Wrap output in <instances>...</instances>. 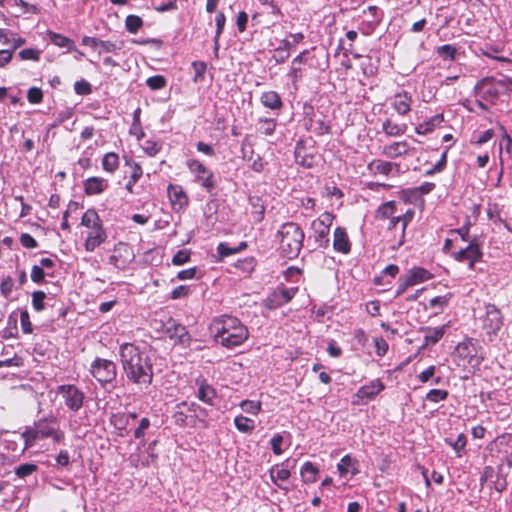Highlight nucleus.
I'll return each mask as SVG.
<instances>
[{
	"label": "nucleus",
	"instance_id": "obj_28",
	"mask_svg": "<svg viewBox=\"0 0 512 512\" xmlns=\"http://www.w3.org/2000/svg\"><path fill=\"white\" fill-rule=\"evenodd\" d=\"M319 473V467L310 461H306L300 469V475L302 481L305 484H312L317 481V475Z\"/></svg>",
	"mask_w": 512,
	"mask_h": 512
},
{
	"label": "nucleus",
	"instance_id": "obj_3",
	"mask_svg": "<svg viewBox=\"0 0 512 512\" xmlns=\"http://www.w3.org/2000/svg\"><path fill=\"white\" fill-rule=\"evenodd\" d=\"M24 440V450L32 447L37 441L51 439L53 443H62L65 433L60 428L59 421L54 415H48L35 421L33 425L26 426L21 433Z\"/></svg>",
	"mask_w": 512,
	"mask_h": 512
},
{
	"label": "nucleus",
	"instance_id": "obj_24",
	"mask_svg": "<svg viewBox=\"0 0 512 512\" xmlns=\"http://www.w3.org/2000/svg\"><path fill=\"white\" fill-rule=\"evenodd\" d=\"M333 247L337 252L348 254L351 249V243L345 228L337 226L334 231Z\"/></svg>",
	"mask_w": 512,
	"mask_h": 512
},
{
	"label": "nucleus",
	"instance_id": "obj_10",
	"mask_svg": "<svg viewBox=\"0 0 512 512\" xmlns=\"http://www.w3.org/2000/svg\"><path fill=\"white\" fill-rule=\"evenodd\" d=\"M454 356L458 359L459 366L477 367L481 363L477 346L471 338L458 343L454 350Z\"/></svg>",
	"mask_w": 512,
	"mask_h": 512
},
{
	"label": "nucleus",
	"instance_id": "obj_18",
	"mask_svg": "<svg viewBox=\"0 0 512 512\" xmlns=\"http://www.w3.org/2000/svg\"><path fill=\"white\" fill-rule=\"evenodd\" d=\"M165 333L170 339L180 343H185L190 340V336L186 330V327L174 319L168 320L167 324L165 325Z\"/></svg>",
	"mask_w": 512,
	"mask_h": 512
},
{
	"label": "nucleus",
	"instance_id": "obj_17",
	"mask_svg": "<svg viewBox=\"0 0 512 512\" xmlns=\"http://www.w3.org/2000/svg\"><path fill=\"white\" fill-rule=\"evenodd\" d=\"M89 228L85 240V249L87 251H94L95 248L100 246L107 238V234L103 226H87Z\"/></svg>",
	"mask_w": 512,
	"mask_h": 512
},
{
	"label": "nucleus",
	"instance_id": "obj_2",
	"mask_svg": "<svg viewBox=\"0 0 512 512\" xmlns=\"http://www.w3.org/2000/svg\"><path fill=\"white\" fill-rule=\"evenodd\" d=\"M215 341L227 349L242 345L249 337V331L242 322L231 315L215 317L210 324Z\"/></svg>",
	"mask_w": 512,
	"mask_h": 512
},
{
	"label": "nucleus",
	"instance_id": "obj_15",
	"mask_svg": "<svg viewBox=\"0 0 512 512\" xmlns=\"http://www.w3.org/2000/svg\"><path fill=\"white\" fill-rule=\"evenodd\" d=\"M415 148L411 147L406 141H396L387 144L382 149V155L387 158L395 159L406 155H413Z\"/></svg>",
	"mask_w": 512,
	"mask_h": 512
},
{
	"label": "nucleus",
	"instance_id": "obj_61",
	"mask_svg": "<svg viewBox=\"0 0 512 512\" xmlns=\"http://www.w3.org/2000/svg\"><path fill=\"white\" fill-rule=\"evenodd\" d=\"M14 3L15 5L23 8V13L38 14L40 12V9L37 5L30 4L24 0H14Z\"/></svg>",
	"mask_w": 512,
	"mask_h": 512
},
{
	"label": "nucleus",
	"instance_id": "obj_41",
	"mask_svg": "<svg viewBox=\"0 0 512 512\" xmlns=\"http://www.w3.org/2000/svg\"><path fill=\"white\" fill-rule=\"evenodd\" d=\"M143 20L137 15H128L125 20V26L128 32L135 34L142 27Z\"/></svg>",
	"mask_w": 512,
	"mask_h": 512
},
{
	"label": "nucleus",
	"instance_id": "obj_49",
	"mask_svg": "<svg viewBox=\"0 0 512 512\" xmlns=\"http://www.w3.org/2000/svg\"><path fill=\"white\" fill-rule=\"evenodd\" d=\"M45 275H52V272H46L39 265H34L31 270V280L36 284L44 282Z\"/></svg>",
	"mask_w": 512,
	"mask_h": 512
},
{
	"label": "nucleus",
	"instance_id": "obj_56",
	"mask_svg": "<svg viewBox=\"0 0 512 512\" xmlns=\"http://www.w3.org/2000/svg\"><path fill=\"white\" fill-rule=\"evenodd\" d=\"M192 67L195 71L194 81L203 79L207 70V64L203 61H194Z\"/></svg>",
	"mask_w": 512,
	"mask_h": 512
},
{
	"label": "nucleus",
	"instance_id": "obj_30",
	"mask_svg": "<svg viewBox=\"0 0 512 512\" xmlns=\"http://www.w3.org/2000/svg\"><path fill=\"white\" fill-rule=\"evenodd\" d=\"M444 120L443 114H437L427 121L417 125L415 127V132L419 135H424L432 132L437 126H439Z\"/></svg>",
	"mask_w": 512,
	"mask_h": 512
},
{
	"label": "nucleus",
	"instance_id": "obj_64",
	"mask_svg": "<svg viewBox=\"0 0 512 512\" xmlns=\"http://www.w3.org/2000/svg\"><path fill=\"white\" fill-rule=\"evenodd\" d=\"M189 292H190V289L188 286L179 285L172 290L171 299L176 300V299L184 298V297L188 296Z\"/></svg>",
	"mask_w": 512,
	"mask_h": 512
},
{
	"label": "nucleus",
	"instance_id": "obj_44",
	"mask_svg": "<svg viewBox=\"0 0 512 512\" xmlns=\"http://www.w3.org/2000/svg\"><path fill=\"white\" fill-rule=\"evenodd\" d=\"M37 469H38V466L36 464L25 463V464H21L15 468V474L19 478H25V477L33 474L35 471H37Z\"/></svg>",
	"mask_w": 512,
	"mask_h": 512
},
{
	"label": "nucleus",
	"instance_id": "obj_53",
	"mask_svg": "<svg viewBox=\"0 0 512 512\" xmlns=\"http://www.w3.org/2000/svg\"><path fill=\"white\" fill-rule=\"evenodd\" d=\"M27 99L31 104H39L43 100V93L40 88L31 87L27 91Z\"/></svg>",
	"mask_w": 512,
	"mask_h": 512
},
{
	"label": "nucleus",
	"instance_id": "obj_45",
	"mask_svg": "<svg viewBox=\"0 0 512 512\" xmlns=\"http://www.w3.org/2000/svg\"><path fill=\"white\" fill-rule=\"evenodd\" d=\"M45 292L38 290L32 293V306L35 311L40 312L45 309Z\"/></svg>",
	"mask_w": 512,
	"mask_h": 512
},
{
	"label": "nucleus",
	"instance_id": "obj_36",
	"mask_svg": "<svg viewBox=\"0 0 512 512\" xmlns=\"http://www.w3.org/2000/svg\"><path fill=\"white\" fill-rule=\"evenodd\" d=\"M246 246L247 245L245 242H241L238 246H230L226 242H221L217 247V252L219 257L222 259L239 252L240 250L246 248Z\"/></svg>",
	"mask_w": 512,
	"mask_h": 512
},
{
	"label": "nucleus",
	"instance_id": "obj_47",
	"mask_svg": "<svg viewBox=\"0 0 512 512\" xmlns=\"http://www.w3.org/2000/svg\"><path fill=\"white\" fill-rule=\"evenodd\" d=\"M122 46H123L122 42L116 43V42H111V41L99 40V45H98V47H100L99 54H101L103 52L113 53L117 50H120L122 48Z\"/></svg>",
	"mask_w": 512,
	"mask_h": 512
},
{
	"label": "nucleus",
	"instance_id": "obj_51",
	"mask_svg": "<svg viewBox=\"0 0 512 512\" xmlns=\"http://www.w3.org/2000/svg\"><path fill=\"white\" fill-rule=\"evenodd\" d=\"M265 306L269 309H275L283 306L282 299L278 295L277 289L274 290L266 299Z\"/></svg>",
	"mask_w": 512,
	"mask_h": 512
},
{
	"label": "nucleus",
	"instance_id": "obj_43",
	"mask_svg": "<svg viewBox=\"0 0 512 512\" xmlns=\"http://www.w3.org/2000/svg\"><path fill=\"white\" fill-rule=\"evenodd\" d=\"M456 47L450 44H445L437 47V54L444 60H454L456 54Z\"/></svg>",
	"mask_w": 512,
	"mask_h": 512
},
{
	"label": "nucleus",
	"instance_id": "obj_31",
	"mask_svg": "<svg viewBox=\"0 0 512 512\" xmlns=\"http://www.w3.org/2000/svg\"><path fill=\"white\" fill-rule=\"evenodd\" d=\"M406 124H396L386 119L382 124V131L389 137L401 136L406 132Z\"/></svg>",
	"mask_w": 512,
	"mask_h": 512
},
{
	"label": "nucleus",
	"instance_id": "obj_12",
	"mask_svg": "<svg viewBox=\"0 0 512 512\" xmlns=\"http://www.w3.org/2000/svg\"><path fill=\"white\" fill-rule=\"evenodd\" d=\"M57 394L62 396L69 410L77 412L82 408L85 395L77 386L72 384L60 385L57 388Z\"/></svg>",
	"mask_w": 512,
	"mask_h": 512
},
{
	"label": "nucleus",
	"instance_id": "obj_40",
	"mask_svg": "<svg viewBox=\"0 0 512 512\" xmlns=\"http://www.w3.org/2000/svg\"><path fill=\"white\" fill-rule=\"evenodd\" d=\"M445 442L455 450L458 456H461V453L463 452L466 446V436L463 433H460L455 440H452L451 438H446Z\"/></svg>",
	"mask_w": 512,
	"mask_h": 512
},
{
	"label": "nucleus",
	"instance_id": "obj_4",
	"mask_svg": "<svg viewBox=\"0 0 512 512\" xmlns=\"http://www.w3.org/2000/svg\"><path fill=\"white\" fill-rule=\"evenodd\" d=\"M279 249L288 259L296 258L302 248L304 232L300 226H281Z\"/></svg>",
	"mask_w": 512,
	"mask_h": 512
},
{
	"label": "nucleus",
	"instance_id": "obj_63",
	"mask_svg": "<svg viewBox=\"0 0 512 512\" xmlns=\"http://www.w3.org/2000/svg\"><path fill=\"white\" fill-rule=\"evenodd\" d=\"M282 443H283V436L279 433L275 434L271 438L270 444H271V448H272L274 454H276V455L282 454V452H283V450L281 449Z\"/></svg>",
	"mask_w": 512,
	"mask_h": 512
},
{
	"label": "nucleus",
	"instance_id": "obj_62",
	"mask_svg": "<svg viewBox=\"0 0 512 512\" xmlns=\"http://www.w3.org/2000/svg\"><path fill=\"white\" fill-rule=\"evenodd\" d=\"M448 302L449 297L447 295L436 296L429 301V306L431 308H439L440 310H443L444 307L448 305Z\"/></svg>",
	"mask_w": 512,
	"mask_h": 512
},
{
	"label": "nucleus",
	"instance_id": "obj_5",
	"mask_svg": "<svg viewBox=\"0 0 512 512\" xmlns=\"http://www.w3.org/2000/svg\"><path fill=\"white\" fill-rule=\"evenodd\" d=\"M480 328L484 331L489 342H492L501 330L504 318L500 309L494 304H486L484 313L478 317Z\"/></svg>",
	"mask_w": 512,
	"mask_h": 512
},
{
	"label": "nucleus",
	"instance_id": "obj_37",
	"mask_svg": "<svg viewBox=\"0 0 512 512\" xmlns=\"http://www.w3.org/2000/svg\"><path fill=\"white\" fill-rule=\"evenodd\" d=\"M48 35L51 42L54 45L58 47L68 48L69 50L74 49V43L70 38L52 31H49Z\"/></svg>",
	"mask_w": 512,
	"mask_h": 512
},
{
	"label": "nucleus",
	"instance_id": "obj_16",
	"mask_svg": "<svg viewBox=\"0 0 512 512\" xmlns=\"http://www.w3.org/2000/svg\"><path fill=\"white\" fill-rule=\"evenodd\" d=\"M289 460L287 459L281 464L274 465L270 470V479L273 484L278 486L280 489L288 492V487L283 485V482L287 481L290 477Z\"/></svg>",
	"mask_w": 512,
	"mask_h": 512
},
{
	"label": "nucleus",
	"instance_id": "obj_9",
	"mask_svg": "<svg viewBox=\"0 0 512 512\" xmlns=\"http://www.w3.org/2000/svg\"><path fill=\"white\" fill-rule=\"evenodd\" d=\"M91 375L104 387L117 377V367L112 360L96 357L90 366Z\"/></svg>",
	"mask_w": 512,
	"mask_h": 512
},
{
	"label": "nucleus",
	"instance_id": "obj_54",
	"mask_svg": "<svg viewBox=\"0 0 512 512\" xmlns=\"http://www.w3.org/2000/svg\"><path fill=\"white\" fill-rule=\"evenodd\" d=\"M162 146L157 141L146 140L143 145L145 153L149 156H155L161 150Z\"/></svg>",
	"mask_w": 512,
	"mask_h": 512
},
{
	"label": "nucleus",
	"instance_id": "obj_29",
	"mask_svg": "<svg viewBox=\"0 0 512 512\" xmlns=\"http://www.w3.org/2000/svg\"><path fill=\"white\" fill-rule=\"evenodd\" d=\"M357 461L353 459L350 455H345L341 458L340 462L337 464V469L341 476H346L347 474H351L352 476L358 473V469L356 467Z\"/></svg>",
	"mask_w": 512,
	"mask_h": 512
},
{
	"label": "nucleus",
	"instance_id": "obj_55",
	"mask_svg": "<svg viewBox=\"0 0 512 512\" xmlns=\"http://www.w3.org/2000/svg\"><path fill=\"white\" fill-rule=\"evenodd\" d=\"M290 38L291 40L285 39L281 42V45L289 51L304 39V35L302 33L290 34Z\"/></svg>",
	"mask_w": 512,
	"mask_h": 512
},
{
	"label": "nucleus",
	"instance_id": "obj_22",
	"mask_svg": "<svg viewBox=\"0 0 512 512\" xmlns=\"http://www.w3.org/2000/svg\"><path fill=\"white\" fill-rule=\"evenodd\" d=\"M167 193L171 204L174 207L182 208L188 205V196L181 185L169 184Z\"/></svg>",
	"mask_w": 512,
	"mask_h": 512
},
{
	"label": "nucleus",
	"instance_id": "obj_38",
	"mask_svg": "<svg viewBox=\"0 0 512 512\" xmlns=\"http://www.w3.org/2000/svg\"><path fill=\"white\" fill-rule=\"evenodd\" d=\"M240 408L248 414L258 415L261 411L262 405L260 401L243 400L239 404Z\"/></svg>",
	"mask_w": 512,
	"mask_h": 512
},
{
	"label": "nucleus",
	"instance_id": "obj_20",
	"mask_svg": "<svg viewBox=\"0 0 512 512\" xmlns=\"http://www.w3.org/2000/svg\"><path fill=\"white\" fill-rule=\"evenodd\" d=\"M196 384L198 385L196 397L205 404L214 405V399L217 396L215 388L205 379H197Z\"/></svg>",
	"mask_w": 512,
	"mask_h": 512
},
{
	"label": "nucleus",
	"instance_id": "obj_13",
	"mask_svg": "<svg viewBox=\"0 0 512 512\" xmlns=\"http://www.w3.org/2000/svg\"><path fill=\"white\" fill-rule=\"evenodd\" d=\"M385 389L384 383L380 379L371 380L368 384L361 386L356 394L354 404H363L374 400L376 396Z\"/></svg>",
	"mask_w": 512,
	"mask_h": 512
},
{
	"label": "nucleus",
	"instance_id": "obj_19",
	"mask_svg": "<svg viewBox=\"0 0 512 512\" xmlns=\"http://www.w3.org/2000/svg\"><path fill=\"white\" fill-rule=\"evenodd\" d=\"M368 170L374 174H382L385 176L395 172L400 173V164L381 159H375L368 164Z\"/></svg>",
	"mask_w": 512,
	"mask_h": 512
},
{
	"label": "nucleus",
	"instance_id": "obj_14",
	"mask_svg": "<svg viewBox=\"0 0 512 512\" xmlns=\"http://www.w3.org/2000/svg\"><path fill=\"white\" fill-rule=\"evenodd\" d=\"M403 206H407L403 202L388 201L382 204L376 211V220H390L392 224H397L399 220L398 212H403Z\"/></svg>",
	"mask_w": 512,
	"mask_h": 512
},
{
	"label": "nucleus",
	"instance_id": "obj_26",
	"mask_svg": "<svg viewBox=\"0 0 512 512\" xmlns=\"http://www.w3.org/2000/svg\"><path fill=\"white\" fill-rule=\"evenodd\" d=\"M108 181L101 177H90L84 182V191L87 195L101 194L108 188Z\"/></svg>",
	"mask_w": 512,
	"mask_h": 512
},
{
	"label": "nucleus",
	"instance_id": "obj_52",
	"mask_svg": "<svg viewBox=\"0 0 512 512\" xmlns=\"http://www.w3.org/2000/svg\"><path fill=\"white\" fill-rule=\"evenodd\" d=\"M297 288H285V287H279L277 288L278 295L282 299L283 305L287 304L292 300V298L295 296L297 292Z\"/></svg>",
	"mask_w": 512,
	"mask_h": 512
},
{
	"label": "nucleus",
	"instance_id": "obj_46",
	"mask_svg": "<svg viewBox=\"0 0 512 512\" xmlns=\"http://www.w3.org/2000/svg\"><path fill=\"white\" fill-rule=\"evenodd\" d=\"M190 258H191V251L188 249H182V250H179L172 257V264L175 266L184 265L190 261Z\"/></svg>",
	"mask_w": 512,
	"mask_h": 512
},
{
	"label": "nucleus",
	"instance_id": "obj_34",
	"mask_svg": "<svg viewBox=\"0 0 512 512\" xmlns=\"http://www.w3.org/2000/svg\"><path fill=\"white\" fill-rule=\"evenodd\" d=\"M234 425L238 431L242 433H251L255 429V422L243 415H238L234 418Z\"/></svg>",
	"mask_w": 512,
	"mask_h": 512
},
{
	"label": "nucleus",
	"instance_id": "obj_60",
	"mask_svg": "<svg viewBox=\"0 0 512 512\" xmlns=\"http://www.w3.org/2000/svg\"><path fill=\"white\" fill-rule=\"evenodd\" d=\"M19 57L22 60L37 61L40 58V51L33 49V48H26L19 52Z\"/></svg>",
	"mask_w": 512,
	"mask_h": 512
},
{
	"label": "nucleus",
	"instance_id": "obj_1",
	"mask_svg": "<svg viewBox=\"0 0 512 512\" xmlns=\"http://www.w3.org/2000/svg\"><path fill=\"white\" fill-rule=\"evenodd\" d=\"M120 363L128 383L139 389H147L153 381L154 371L151 357L134 343H123L119 347Z\"/></svg>",
	"mask_w": 512,
	"mask_h": 512
},
{
	"label": "nucleus",
	"instance_id": "obj_7",
	"mask_svg": "<svg viewBox=\"0 0 512 512\" xmlns=\"http://www.w3.org/2000/svg\"><path fill=\"white\" fill-rule=\"evenodd\" d=\"M509 84L512 82L508 79L483 78L476 84L474 91L484 101L494 103L500 93L509 88Z\"/></svg>",
	"mask_w": 512,
	"mask_h": 512
},
{
	"label": "nucleus",
	"instance_id": "obj_6",
	"mask_svg": "<svg viewBox=\"0 0 512 512\" xmlns=\"http://www.w3.org/2000/svg\"><path fill=\"white\" fill-rule=\"evenodd\" d=\"M470 226H460L456 230L459 236L464 240L468 241L469 244L465 248H461L455 253V259L460 262H468L469 268H473L476 261L482 257V252L479 248L477 238L474 236L472 239L469 237Z\"/></svg>",
	"mask_w": 512,
	"mask_h": 512
},
{
	"label": "nucleus",
	"instance_id": "obj_42",
	"mask_svg": "<svg viewBox=\"0 0 512 512\" xmlns=\"http://www.w3.org/2000/svg\"><path fill=\"white\" fill-rule=\"evenodd\" d=\"M448 391L442 389H431L427 394L425 399L432 403H439L441 401H445L448 398Z\"/></svg>",
	"mask_w": 512,
	"mask_h": 512
},
{
	"label": "nucleus",
	"instance_id": "obj_23",
	"mask_svg": "<svg viewBox=\"0 0 512 512\" xmlns=\"http://www.w3.org/2000/svg\"><path fill=\"white\" fill-rule=\"evenodd\" d=\"M448 325L439 327H422L420 332L424 334V346H433L438 343L446 333Z\"/></svg>",
	"mask_w": 512,
	"mask_h": 512
},
{
	"label": "nucleus",
	"instance_id": "obj_58",
	"mask_svg": "<svg viewBox=\"0 0 512 512\" xmlns=\"http://www.w3.org/2000/svg\"><path fill=\"white\" fill-rule=\"evenodd\" d=\"M20 324H21L22 331L25 334L32 333V331H33L32 324L30 321L29 313L26 310H24L20 313Z\"/></svg>",
	"mask_w": 512,
	"mask_h": 512
},
{
	"label": "nucleus",
	"instance_id": "obj_32",
	"mask_svg": "<svg viewBox=\"0 0 512 512\" xmlns=\"http://www.w3.org/2000/svg\"><path fill=\"white\" fill-rule=\"evenodd\" d=\"M277 127V121L273 118H259L257 121V131L265 136L274 134Z\"/></svg>",
	"mask_w": 512,
	"mask_h": 512
},
{
	"label": "nucleus",
	"instance_id": "obj_57",
	"mask_svg": "<svg viewBox=\"0 0 512 512\" xmlns=\"http://www.w3.org/2000/svg\"><path fill=\"white\" fill-rule=\"evenodd\" d=\"M74 90L78 95H88L92 92V87L86 80H80L75 82Z\"/></svg>",
	"mask_w": 512,
	"mask_h": 512
},
{
	"label": "nucleus",
	"instance_id": "obj_27",
	"mask_svg": "<svg viewBox=\"0 0 512 512\" xmlns=\"http://www.w3.org/2000/svg\"><path fill=\"white\" fill-rule=\"evenodd\" d=\"M260 102L266 108L271 110H280L283 102L280 95L276 91H265L260 96Z\"/></svg>",
	"mask_w": 512,
	"mask_h": 512
},
{
	"label": "nucleus",
	"instance_id": "obj_11",
	"mask_svg": "<svg viewBox=\"0 0 512 512\" xmlns=\"http://www.w3.org/2000/svg\"><path fill=\"white\" fill-rule=\"evenodd\" d=\"M197 410H201V407L195 402L182 401L176 404L172 415L174 424L181 428L195 426Z\"/></svg>",
	"mask_w": 512,
	"mask_h": 512
},
{
	"label": "nucleus",
	"instance_id": "obj_21",
	"mask_svg": "<svg viewBox=\"0 0 512 512\" xmlns=\"http://www.w3.org/2000/svg\"><path fill=\"white\" fill-rule=\"evenodd\" d=\"M391 105L399 115L404 116L411 111L412 96L407 91L397 93L394 95Z\"/></svg>",
	"mask_w": 512,
	"mask_h": 512
},
{
	"label": "nucleus",
	"instance_id": "obj_35",
	"mask_svg": "<svg viewBox=\"0 0 512 512\" xmlns=\"http://www.w3.org/2000/svg\"><path fill=\"white\" fill-rule=\"evenodd\" d=\"M102 167L108 173H114L119 167V157L116 153H106L102 159Z\"/></svg>",
	"mask_w": 512,
	"mask_h": 512
},
{
	"label": "nucleus",
	"instance_id": "obj_39",
	"mask_svg": "<svg viewBox=\"0 0 512 512\" xmlns=\"http://www.w3.org/2000/svg\"><path fill=\"white\" fill-rule=\"evenodd\" d=\"M142 174H143V171H142L141 166L139 164H137V163H134L131 166L130 179H129V181L126 184V189L130 193L133 192V187L137 183V181L141 178Z\"/></svg>",
	"mask_w": 512,
	"mask_h": 512
},
{
	"label": "nucleus",
	"instance_id": "obj_8",
	"mask_svg": "<svg viewBox=\"0 0 512 512\" xmlns=\"http://www.w3.org/2000/svg\"><path fill=\"white\" fill-rule=\"evenodd\" d=\"M186 166L194 175V182L200 184L209 194L213 195L216 188L214 173L197 159L187 160Z\"/></svg>",
	"mask_w": 512,
	"mask_h": 512
},
{
	"label": "nucleus",
	"instance_id": "obj_59",
	"mask_svg": "<svg viewBox=\"0 0 512 512\" xmlns=\"http://www.w3.org/2000/svg\"><path fill=\"white\" fill-rule=\"evenodd\" d=\"M374 344H375V352L379 357H383L388 352L389 345L384 338H382V337L375 338Z\"/></svg>",
	"mask_w": 512,
	"mask_h": 512
},
{
	"label": "nucleus",
	"instance_id": "obj_48",
	"mask_svg": "<svg viewBox=\"0 0 512 512\" xmlns=\"http://www.w3.org/2000/svg\"><path fill=\"white\" fill-rule=\"evenodd\" d=\"M217 208H218V203L215 200H211L206 204L205 209H204V214H205L206 220L208 222L215 223L218 221V218L216 216L214 217V214H216V212H217Z\"/></svg>",
	"mask_w": 512,
	"mask_h": 512
},
{
	"label": "nucleus",
	"instance_id": "obj_25",
	"mask_svg": "<svg viewBox=\"0 0 512 512\" xmlns=\"http://www.w3.org/2000/svg\"><path fill=\"white\" fill-rule=\"evenodd\" d=\"M404 277L407 279L410 286H414L430 280L433 275L427 269L417 266L411 268L406 274H404Z\"/></svg>",
	"mask_w": 512,
	"mask_h": 512
},
{
	"label": "nucleus",
	"instance_id": "obj_33",
	"mask_svg": "<svg viewBox=\"0 0 512 512\" xmlns=\"http://www.w3.org/2000/svg\"><path fill=\"white\" fill-rule=\"evenodd\" d=\"M215 22H216V33H215V37H214V54H215V57H218V51H219V46H220L219 38L224 30V26H225V22H226V17L224 15V13L218 12L215 17Z\"/></svg>",
	"mask_w": 512,
	"mask_h": 512
},
{
	"label": "nucleus",
	"instance_id": "obj_50",
	"mask_svg": "<svg viewBox=\"0 0 512 512\" xmlns=\"http://www.w3.org/2000/svg\"><path fill=\"white\" fill-rule=\"evenodd\" d=\"M147 86L152 90H159L165 87L166 79L162 75L149 77L146 81Z\"/></svg>",
	"mask_w": 512,
	"mask_h": 512
}]
</instances>
